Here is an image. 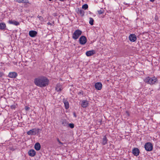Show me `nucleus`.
Segmentation results:
<instances>
[{
    "label": "nucleus",
    "instance_id": "nucleus-14",
    "mask_svg": "<svg viewBox=\"0 0 160 160\" xmlns=\"http://www.w3.org/2000/svg\"><path fill=\"white\" fill-rule=\"evenodd\" d=\"M95 53V51L92 50L87 51L86 53V54L88 57L91 56Z\"/></svg>",
    "mask_w": 160,
    "mask_h": 160
},
{
    "label": "nucleus",
    "instance_id": "nucleus-6",
    "mask_svg": "<svg viewBox=\"0 0 160 160\" xmlns=\"http://www.w3.org/2000/svg\"><path fill=\"white\" fill-rule=\"evenodd\" d=\"M79 41L81 44L84 45L86 42L87 38L85 36H82L79 38Z\"/></svg>",
    "mask_w": 160,
    "mask_h": 160
},
{
    "label": "nucleus",
    "instance_id": "nucleus-28",
    "mask_svg": "<svg viewBox=\"0 0 160 160\" xmlns=\"http://www.w3.org/2000/svg\"><path fill=\"white\" fill-rule=\"evenodd\" d=\"M11 108L12 109H15L16 108V105H12L11 106Z\"/></svg>",
    "mask_w": 160,
    "mask_h": 160
},
{
    "label": "nucleus",
    "instance_id": "nucleus-3",
    "mask_svg": "<svg viewBox=\"0 0 160 160\" xmlns=\"http://www.w3.org/2000/svg\"><path fill=\"white\" fill-rule=\"evenodd\" d=\"M82 31L79 30H76L72 35V38L74 40H76L81 35Z\"/></svg>",
    "mask_w": 160,
    "mask_h": 160
},
{
    "label": "nucleus",
    "instance_id": "nucleus-16",
    "mask_svg": "<svg viewBox=\"0 0 160 160\" xmlns=\"http://www.w3.org/2000/svg\"><path fill=\"white\" fill-rule=\"evenodd\" d=\"M36 152L33 149H31L28 152V154L31 157H34L36 155Z\"/></svg>",
    "mask_w": 160,
    "mask_h": 160
},
{
    "label": "nucleus",
    "instance_id": "nucleus-7",
    "mask_svg": "<svg viewBox=\"0 0 160 160\" xmlns=\"http://www.w3.org/2000/svg\"><path fill=\"white\" fill-rule=\"evenodd\" d=\"M17 73L15 72H10L8 75V77L12 78H15L17 76Z\"/></svg>",
    "mask_w": 160,
    "mask_h": 160
},
{
    "label": "nucleus",
    "instance_id": "nucleus-12",
    "mask_svg": "<svg viewBox=\"0 0 160 160\" xmlns=\"http://www.w3.org/2000/svg\"><path fill=\"white\" fill-rule=\"evenodd\" d=\"M77 12L79 14H80L81 17L84 16V11L82 9H80L79 8H78L76 9Z\"/></svg>",
    "mask_w": 160,
    "mask_h": 160
},
{
    "label": "nucleus",
    "instance_id": "nucleus-4",
    "mask_svg": "<svg viewBox=\"0 0 160 160\" xmlns=\"http://www.w3.org/2000/svg\"><path fill=\"white\" fill-rule=\"evenodd\" d=\"M144 148L147 151H151L152 150L153 146L151 142H148L145 144Z\"/></svg>",
    "mask_w": 160,
    "mask_h": 160
},
{
    "label": "nucleus",
    "instance_id": "nucleus-32",
    "mask_svg": "<svg viewBox=\"0 0 160 160\" xmlns=\"http://www.w3.org/2000/svg\"><path fill=\"white\" fill-rule=\"evenodd\" d=\"M47 24L48 25H50V26H52V24L50 23V22H48L47 23Z\"/></svg>",
    "mask_w": 160,
    "mask_h": 160
},
{
    "label": "nucleus",
    "instance_id": "nucleus-5",
    "mask_svg": "<svg viewBox=\"0 0 160 160\" xmlns=\"http://www.w3.org/2000/svg\"><path fill=\"white\" fill-rule=\"evenodd\" d=\"M39 129L38 128H33L28 131L27 132V134L28 135H35L39 132Z\"/></svg>",
    "mask_w": 160,
    "mask_h": 160
},
{
    "label": "nucleus",
    "instance_id": "nucleus-33",
    "mask_svg": "<svg viewBox=\"0 0 160 160\" xmlns=\"http://www.w3.org/2000/svg\"><path fill=\"white\" fill-rule=\"evenodd\" d=\"M2 72H0V78L2 77Z\"/></svg>",
    "mask_w": 160,
    "mask_h": 160
},
{
    "label": "nucleus",
    "instance_id": "nucleus-35",
    "mask_svg": "<svg viewBox=\"0 0 160 160\" xmlns=\"http://www.w3.org/2000/svg\"><path fill=\"white\" fill-rule=\"evenodd\" d=\"M150 1L152 2H153L155 0H150Z\"/></svg>",
    "mask_w": 160,
    "mask_h": 160
},
{
    "label": "nucleus",
    "instance_id": "nucleus-21",
    "mask_svg": "<svg viewBox=\"0 0 160 160\" xmlns=\"http://www.w3.org/2000/svg\"><path fill=\"white\" fill-rule=\"evenodd\" d=\"M108 139L106 136H104L102 139V144L103 145H105L107 143Z\"/></svg>",
    "mask_w": 160,
    "mask_h": 160
},
{
    "label": "nucleus",
    "instance_id": "nucleus-31",
    "mask_svg": "<svg viewBox=\"0 0 160 160\" xmlns=\"http://www.w3.org/2000/svg\"><path fill=\"white\" fill-rule=\"evenodd\" d=\"M25 109L26 111H28L29 110V109H30V108L28 106H26Z\"/></svg>",
    "mask_w": 160,
    "mask_h": 160
},
{
    "label": "nucleus",
    "instance_id": "nucleus-25",
    "mask_svg": "<svg viewBox=\"0 0 160 160\" xmlns=\"http://www.w3.org/2000/svg\"><path fill=\"white\" fill-rule=\"evenodd\" d=\"M104 10L103 8H101L100 10L98 11V13L99 14H101L104 13Z\"/></svg>",
    "mask_w": 160,
    "mask_h": 160
},
{
    "label": "nucleus",
    "instance_id": "nucleus-17",
    "mask_svg": "<svg viewBox=\"0 0 160 160\" xmlns=\"http://www.w3.org/2000/svg\"><path fill=\"white\" fill-rule=\"evenodd\" d=\"M62 89V85L60 83H58L56 87V90L57 92L61 91Z\"/></svg>",
    "mask_w": 160,
    "mask_h": 160
},
{
    "label": "nucleus",
    "instance_id": "nucleus-9",
    "mask_svg": "<svg viewBox=\"0 0 160 160\" xmlns=\"http://www.w3.org/2000/svg\"><path fill=\"white\" fill-rule=\"evenodd\" d=\"M132 153L134 156H138L140 153L139 150L138 148H134L132 150Z\"/></svg>",
    "mask_w": 160,
    "mask_h": 160
},
{
    "label": "nucleus",
    "instance_id": "nucleus-19",
    "mask_svg": "<svg viewBox=\"0 0 160 160\" xmlns=\"http://www.w3.org/2000/svg\"><path fill=\"white\" fill-rule=\"evenodd\" d=\"M34 148L37 151L39 150L41 148V145L39 143L37 142L34 145Z\"/></svg>",
    "mask_w": 160,
    "mask_h": 160
},
{
    "label": "nucleus",
    "instance_id": "nucleus-24",
    "mask_svg": "<svg viewBox=\"0 0 160 160\" xmlns=\"http://www.w3.org/2000/svg\"><path fill=\"white\" fill-rule=\"evenodd\" d=\"M93 22L94 20L92 18H89V23L91 25H93Z\"/></svg>",
    "mask_w": 160,
    "mask_h": 160
},
{
    "label": "nucleus",
    "instance_id": "nucleus-18",
    "mask_svg": "<svg viewBox=\"0 0 160 160\" xmlns=\"http://www.w3.org/2000/svg\"><path fill=\"white\" fill-rule=\"evenodd\" d=\"M63 102L64 104L65 108L66 109H68L69 108V104L68 101L65 99L63 100Z\"/></svg>",
    "mask_w": 160,
    "mask_h": 160
},
{
    "label": "nucleus",
    "instance_id": "nucleus-27",
    "mask_svg": "<svg viewBox=\"0 0 160 160\" xmlns=\"http://www.w3.org/2000/svg\"><path fill=\"white\" fill-rule=\"evenodd\" d=\"M68 126L71 128H73L74 127V124L73 123H70Z\"/></svg>",
    "mask_w": 160,
    "mask_h": 160
},
{
    "label": "nucleus",
    "instance_id": "nucleus-20",
    "mask_svg": "<svg viewBox=\"0 0 160 160\" xmlns=\"http://www.w3.org/2000/svg\"><path fill=\"white\" fill-rule=\"evenodd\" d=\"M6 28V24L4 23H0V29L1 30H4Z\"/></svg>",
    "mask_w": 160,
    "mask_h": 160
},
{
    "label": "nucleus",
    "instance_id": "nucleus-13",
    "mask_svg": "<svg viewBox=\"0 0 160 160\" xmlns=\"http://www.w3.org/2000/svg\"><path fill=\"white\" fill-rule=\"evenodd\" d=\"M8 23L10 24H13L16 26H18L20 24V23L19 22L12 20H9Z\"/></svg>",
    "mask_w": 160,
    "mask_h": 160
},
{
    "label": "nucleus",
    "instance_id": "nucleus-15",
    "mask_svg": "<svg viewBox=\"0 0 160 160\" xmlns=\"http://www.w3.org/2000/svg\"><path fill=\"white\" fill-rule=\"evenodd\" d=\"M88 102L87 100H84L82 102L81 105L82 107L85 108L88 106Z\"/></svg>",
    "mask_w": 160,
    "mask_h": 160
},
{
    "label": "nucleus",
    "instance_id": "nucleus-2",
    "mask_svg": "<svg viewBox=\"0 0 160 160\" xmlns=\"http://www.w3.org/2000/svg\"><path fill=\"white\" fill-rule=\"evenodd\" d=\"M144 82L148 84L152 85L155 84L157 82V79L155 77L151 78L149 77H146L144 80Z\"/></svg>",
    "mask_w": 160,
    "mask_h": 160
},
{
    "label": "nucleus",
    "instance_id": "nucleus-22",
    "mask_svg": "<svg viewBox=\"0 0 160 160\" xmlns=\"http://www.w3.org/2000/svg\"><path fill=\"white\" fill-rule=\"evenodd\" d=\"M61 122L63 126H67L68 125V123L66 119H64L62 120Z\"/></svg>",
    "mask_w": 160,
    "mask_h": 160
},
{
    "label": "nucleus",
    "instance_id": "nucleus-30",
    "mask_svg": "<svg viewBox=\"0 0 160 160\" xmlns=\"http://www.w3.org/2000/svg\"><path fill=\"white\" fill-rule=\"evenodd\" d=\"M37 18H39V19H40V20L43 19V18L42 17L40 16H39V15H38V16H37Z\"/></svg>",
    "mask_w": 160,
    "mask_h": 160
},
{
    "label": "nucleus",
    "instance_id": "nucleus-36",
    "mask_svg": "<svg viewBox=\"0 0 160 160\" xmlns=\"http://www.w3.org/2000/svg\"><path fill=\"white\" fill-rule=\"evenodd\" d=\"M41 12H42V13H43V10H42L41 11Z\"/></svg>",
    "mask_w": 160,
    "mask_h": 160
},
{
    "label": "nucleus",
    "instance_id": "nucleus-34",
    "mask_svg": "<svg viewBox=\"0 0 160 160\" xmlns=\"http://www.w3.org/2000/svg\"><path fill=\"white\" fill-rule=\"evenodd\" d=\"M73 115H74V116L75 117H76L77 116H76V113H75V112H74V113H73Z\"/></svg>",
    "mask_w": 160,
    "mask_h": 160
},
{
    "label": "nucleus",
    "instance_id": "nucleus-11",
    "mask_svg": "<svg viewBox=\"0 0 160 160\" xmlns=\"http://www.w3.org/2000/svg\"><path fill=\"white\" fill-rule=\"evenodd\" d=\"M37 32L35 31H30L29 32V35L31 37H34L36 36L37 34Z\"/></svg>",
    "mask_w": 160,
    "mask_h": 160
},
{
    "label": "nucleus",
    "instance_id": "nucleus-10",
    "mask_svg": "<svg viewBox=\"0 0 160 160\" xmlns=\"http://www.w3.org/2000/svg\"><path fill=\"white\" fill-rule=\"evenodd\" d=\"M95 87L96 89L100 90L102 88V85L101 82H97L95 84Z\"/></svg>",
    "mask_w": 160,
    "mask_h": 160
},
{
    "label": "nucleus",
    "instance_id": "nucleus-26",
    "mask_svg": "<svg viewBox=\"0 0 160 160\" xmlns=\"http://www.w3.org/2000/svg\"><path fill=\"white\" fill-rule=\"evenodd\" d=\"M82 9L86 10L88 8V6L87 4H84L82 5Z\"/></svg>",
    "mask_w": 160,
    "mask_h": 160
},
{
    "label": "nucleus",
    "instance_id": "nucleus-1",
    "mask_svg": "<svg viewBox=\"0 0 160 160\" xmlns=\"http://www.w3.org/2000/svg\"><path fill=\"white\" fill-rule=\"evenodd\" d=\"M49 80L45 77L40 76L34 79V84L37 86L41 88L44 87L48 84Z\"/></svg>",
    "mask_w": 160,
    "mask_h": 160
},
{
    "label": "nucleus",
    "instance_id": "nucleus-29",
    "mask_svg": "<svg viewBox=\"0 0 160 160\" xmlns=\"http://www.w3.org/2000/svg\"><path fill=\"white\" fill-rule=\"evenodd\" d=\"M57 141H58V142L59 143V144H62V145L63 144V143L61 142L59 140V139L58 138H57Z\"/></svg>",
    "mask_w": 160,
    "mask_h": 160
},
{
    "label": "nucleus",
    "instance_id": "nucleus-23",
    "mask_svg": "<svg viewBox=\"0 0 160 160\" xmlns=\"http://www.w3.org/2000/svg\"><path fill=\"white\" fill-rule=\"evenodd\" d=\"M16 1L19 3H28V0H16Z\"/></svg>",
    "mask_w": 160,
    "mask_h": 160
},
{
    "label": "nucleus",
    "instance_id": "nucleus-8",
    "mask_svg": "<svg viewBox=\"0 0 160 160\" xmlns=\"http://www.w3.org/2000/svg\"><path fill=\"white\" fill-rule=\"evenodd\" d=\"M129 38V40L132 42H135L137 39L136 36L134 34H130Z\"/></svg>",
    "mask_w": 160,
    "mask_h": 160
}]
</instances>
